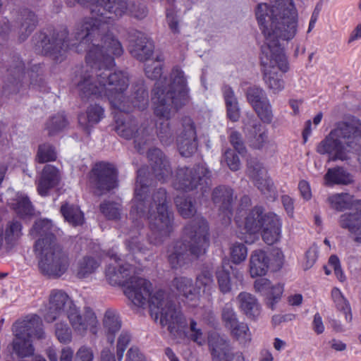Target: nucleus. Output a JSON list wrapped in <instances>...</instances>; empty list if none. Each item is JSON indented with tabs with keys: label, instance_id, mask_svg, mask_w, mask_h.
<instances>
[{
	"label": "nucleus",
	"instance_id": "nucleus-1",
	"mask_svg": "<svg viewBox=\"0 0 361 361\" xmlns=\"http://www.w3.org/2000/svg\"><path fill=\"white\" fill-rule=\"evenodd\" d=\"M111 69L80 67L75 71L72 85L75 87L82 99H107L114 114L115 130L126 139L134 140L135 149L140 154L147 152V158H163L164 154L154 147V124L151 121L137 127V122L128 116L134 109L143 111L148 106V91L142 80L133 86V94L127 97L129 75L126 71L111 72Z\"/></svg>",
	"mask_w": 361,
	"mask_h": 361
},
{
	"label": "nucleus",
	"instance_id": "nucleus-2",
	"mask_svg": "<svg viewBox=\"0 0 361 361\" xmlns=\"http://www.w3.org/2000/svg\"><path fill=\"white\" fill-rule=\"evenodd\" d=\"M129 50L131 55L140 61H145V75L148 78L157 80L152 90V102L157 121V133L164 145L173 142V135L169 120L188 102L189 89L184 72L178 66L172 69L170 78L162 77L164 57L162 54H153L154 45L147 35L137 30L128 33Z\"/></svg>",
	"mask_w": 361,
	"mask_h": 361
},
{
	"label": "nucleus",
	"instance_id": "nucleus-3",
	"mask_svg": "<svg viewBox=\"0 0 361 361\" xmlns=\"http://www.w3.org/2000/svg\"><path fill=\"white\" fill-rule=\"evenodd\" d=\"M256 18L264 37L261 47L260 61L263 80L274 94L285 88L282 73L289 69L287 57L279 39L290 41L298 32V13L293 0H269L259 4L255 10Z\"/></svg>",
	"mask_w": 361,
	"mask_h": 361
},
{
	"label": "nucleus",
	"instance_id": "nucleus-4",
	"mask_svg": "<svg viewBox=\"0 0 361 361\" xmlns=\"http://www.w3.org/2000/svg\"><path fill=\"white\" fill-rule=\"evenodd\" d=\"M150 166H143L137 171L133 203L130 210V217L135 226L147 217L149 221L150 234L148 241L152 245H159L173 231V213L169 209L166 189L160 188L151 198L148 195L149 181L154 179L166 182L172 176L169 159H149Z\"/></svg>",
	"mask_w": 361,
	"mask_h": 361
},
{
	"label": "nucleus",
	"instance_id": "nucleus-5",
	"mask_svg": "<svg viewBox=\"0 0 361 361\" xmlns=\"http://www.w3.org/2000/svg\"><path fill=\"white\" fill-rule=\"evenodd\" d=\"M135 267L129 264L119 265L118 267L109 264L105 271L106 279L111 286L123 288L125 295L137 307H144L147 303L152 314L156 319L160 315V324L167 326L171 334L175 335L186 326L185 319L182 313L178 311L171 301H164L165 292L158 290L152 293V283L147 279L131 276Z\"/></svg>",
	"mask_w": 361,
	"mask_h": 361
},
{
	"label": "nucleus",
	"instance_id": "nucleus-6",
	"mask_svg": "<svg viewBox=\"0 0 361 361\" xmlns=\"http://www.w3.org/2000/svg\"><path fill=\"white\" fill-rule=\"evenodd\" d=\"M99 0H66L70 7L75 6V2L89 7L91 16L84 18L76 27L74 39L68 37V30L66 27H61L57 33H54L51 39L48 36L51 30L47 28L35 37V46L44 56H49L56 62H61L64 58V54L68 51L77 53L87 50L92 43L97 42V36L106 30H109L114 25L112 17L106 16V11L92 12L94 4Z\"/></svg>",
	"mask_w": 361,
	"mask_h": 361
},
{
	"label": "nucleus",
	"instance_id": "nucleus-7",
	"mask_svg": "<svg viewBox=\"0 0 361 361\" xmlns=\"http://www.w3.org/2000/svg\"><path fill=\"white\" fill-rule=\"evenodd\" d=\"M106 11V16L112 17L114 22L109 30L97 36L101 42L92 43L85 57L86 66L90 68L112 69L116 66L115 58L123 54V48L118 39L111 33L116 20L124 16L143 19L147 15V6L133 0H99L92 8V12Z\"/></svg>",
	"mask_w": 361,
	"mask_h": 361
},
{
	"label": "nucleus",
	"instance_id": "nucleus-8",
	"mask_svg": "<svg viewBox=\"0 0 361 361\" xmlns=\"http://www.w3.org/2000/svg\"><path fill=\"white\" fill-rule=\"evenodd\" d=\"M209 247L208 223L203 216H195L185 226L183 240L175 242L168 261L177 269L204 255Z\"/></svg>",
	"mask_w": 361,
	"mask_h": 361
},
{
	"label": "nucleus",
	"instance_id": "nucleus-9",
	"mask_svg": "<svg viewBox=\"0 0 361 361\" xmlns=\"http://www.w3.org/2000/svg\"><path fill=\"white\" fill-rule=\"evenodd\" d=\"M317 151L331 158H346L351 154L361 157V120L352 117L336 122Z\"/></svg>",
	"mask_w": 361,
	"mask_h": 361
},
{
	"label": "nucleus",
	"instance_id": "nucleus-10",
	"mask_svg": "<svg viewBox=\"0 0 361 361\" xmlns=\"http://www.w3.org/2000/svg\"><path fill=\"white\" fill-rule=\"evenodd\" d=\"M240 228L237 236L247 244H252L258 239L262 230V238L267 245H274L281 237L282 223L274 213L264 214V208L255 206L247 214L244 223L240 222L239 213L234 218Z\"/></svg>",
	"mask_w": 361,
	"mask_h": 361
},
{
	"label": "nucleus",
	"instance_id": "nucleus-11",
	"mask_svg": "<svg viewBox=\"0 0 361 361\" xmlns=\"http://www.w3.org/2000/svg\"><path fill=\"white\" fill-rule=\"evenodd\" d=\"M15 336L12 347L18 357L24 358L34 355L35 348L32 338L41 340L45 338L42 319L37 314L27 316L23 320H17L13 325Z\"/></svg>",
	"mask_w": 361,
	"mask_h": 361
},
{
	"label": "nucleus",
	"instance_id": "nucleus-12",
	"mask_svg": "<svg viewBox=\"0 0 361 361\" xmlns=\"http://www.w3.org/2000/svg\"><path fill=\"white\" fill-rule=\"evenodd\" d=\"M41 68L39 64H35L30 70L25 72L24 63L20 57L14 56L11 64L7 69L5 84L3 87L4 94L8 96L11 93L20 92L23 84L26 80V75L30 78V89L47 92L48 88L41 77Z\"/></svg>",
	"mask_w": 361,
	"mask_h": 361
},
{
	"label": "nucleus",
	"instance_id": "nucleus-13",
	"mask_svg": "<svg viewBox=\"0 0 361 361\" xmlns=\"http://www.w3.org/2000/svg\"><path fill=\"white\" fill-rule=\"evenodd\" d=\"M34 252L39 258L38 268L40 273L49 279L60 278L69 267L68 255L59 244L47 247L43 251Z\"/></svg>",
	"mask_w": 361,
	"mask_h": 361
},
{
	"label": "nucleus",
	"instance_id": "nucleus-14",
	"mask_svg": "<svg viewBox=\"0 0 361 361\" xmlns=\"http://www.w3.org/2000/svg\"><path fill=\"white\" fill-rule=\"evenodd\" d=\"M211 178L212 172L204 165L198 164L193 168L181 167L176 172L173 187L176 190L190 192L200 186L204 194L211 185Z\"/></svg>",
	"mask_w": 361,
	"mask_h": 361
},
{
	"label": "nucleus",
	"instance_id": "nucleus-15",
	"mask_svg": "<svg viewBox=\"0 0 361 361\" xmlns=\"http://www.w3.org/2000/svg\"><path fill=\"white\" fill-rule=\"evenodd\" d=\"M79 312V308L64 290L53 289L49 296V307L44 319L46 322L52 323L66 317L71 324Z\"/></svg>",
	"mask_w": 361,
	"mask_h": 361
},
{
	"label": "nucleus",
	"instance_id": "nucleus-16",
	"mask_svg": "<svg viewBox=\"0 0 361 361\" xmlns=\"http://www.w3.org/2000/svg\"><path fill=\"white\" fill-rule=\"evenodd\" d=\"M88 179L92 188L100 192H109L118 186V171L114 164L100 161L92 166Z\"/></svg>",
	"mask_w": 361,
	"mask_h": 361
},
{
	"label": "nucleus",
	"instance_id": "nucleus-17",
	"mask_svg": "<svg viewBox=\"0 0 361 361\" xmlns=\"http://www.w3.org/2000/svg\"><path fill=\"white\" fill-rule=\"evenodd\" d=\"M235 200L233 189L228 185H218L212 192V202L218 208L219 216L224 226L229 225L231 222Z\"/></svg>",
	"mask_w": 361,
	"mask_h": 361
},
{
	"label": "nucleus",
	"instance_id": "nucleus-18",
	"mask_svg": "<svg viewBox=\"0 0 361 361\" xmlns=\"http://www.w3.org/2000/svg\"><path fill=\"white\" fill-rule=\"evenodd\" d=\"M177 145L183 158H190L197 150L195 125L190 117H184L182 120V130L177 137Z\"/></svg>",
	"mask_w": 361,
	"mask_h": 361
},
{
	"label": "nucleus",
	"instance_id": "nucleus-19",
	"mask_svg": "<svg viewBox=\"0 0 361 361\" xmlns=\"http://www.w3.org/2000/svg\"><path fill=\"white\" fill-rule=\"evenodd\" d=\"M30 234L32 237H38L33 245L34 252L43 251L47 247L59 244L53 233V224L50 220L44 219L35 221Z\"/></svg>",
	"mask_w": 361,
	"mask_h": 361
},
{
	"label": "nucleus",
	"instance_id": "nucleus-20",
	"mask_svg": "<svg viewBox=\"0 0 361 361\" xmlns=\"http://www.w3.org/2000/svg\"><path fill=\"white\" fill-rule=\"evenodd\" d=\"M247 174L262 193L271 196L274 192V183L267 176V171L259 159H247Z\"/></svg>",
	"mask_w": 361,
	"mask_h": 361
},
{
	"label": "nucleus",
	"instance_id": "nucleus-21",
	"mask_svg": "<svg viewBox=\"0 0 361 361\" xmlns=\"http://www.w3.org/2000/svg\"><path fill=\"white\" fill-rule=\"evenodd\" d=\"M208 343L214 361H245L241 353L235 355L231 353L229 342L219 334L211 335Z\"/></svg>",
	"mask_w": 361,
	"mask_h": 361
},
{
	"label": "nucleus",
	"instance_id": "nucleus-22",
	"mask_svg": "<svg viewBox=\"0 0 361 361\" xmlns=\"http://www.w3.org/2000/svg\"><path fill=\"white\" fill-rule=\"evenodd\" d=\"M244 132L250 145L255 149H260L267 140L268 130L253 116L244 123Z\"/></svg>",
	"mask_w": 361,
	"mask_h": 361
},
{
	"label": "nucleus",
	"instance_id": "nucleus-23",
	"mask_svg": "<svg viewBox=\"0 0 361 361\" xmlns=\"http://www.w3.org/2000/svg\"><path fill=\"white\" fill-rule=\"evenodd\" d=\"M255 289L266 297L268 306L274 309L275 304L281 299L283 292V286L280 283L272 285L266 278L257 279L254 283Z\"/></svg>",
	"mask_w": 361,
	"mask_h": 361
},
{
	"label": "nucleus",
	"instance_id": "nucleus-24",
	"mask_svg": "<svg viewBox=\"0 0 361 361\" xmlns=\"http://www.w3.org/2000/svg\"><path fill=\"white\" fill-rule=\"evenodd\" d=\"M172 285L185 298L190 306L195 307L199 305L200 291L193 286L191 279L184 276L176 277L172 281Z\"/></svg>",
	"mask_w": 361,
	"mask_h": 361
},
{
	"label": "nucleus",
	"instance_id": "nucleus-25",
	"mask_svg": "<svg viewBox=\"0 0 361 361\" xmlns=\"http://www.w3.org/2000/svg\"><path fill=\"white\" fill-rule=\"evenodd\" d=\"M71 325L75 331L80 334H84L89 329L92 334L96 335L99 323L93 310L90 307H87L84 315L80 312Z\"/></svg>",
	"mask_w": 361,
	"mask_h": 361
},
{
	"label": "nucleus",
	"instance_id": "nucleus-26",
	"mask_svg": "<svg viewBox=\"0 0 361 361\" xmlns=\"http://www.w3.org/2000/svg\"><path fill=\"white\" fill-rule=\"evenodd\" d=\"M59 179V172L57 168L46 165L37 183L38 194L42 197L47 196L49 190L58 185Z\"/></svg>",
	"mask_w": 361,
	"mask_h": 361
},
{
	"label": "nucleus",
	"instance_id": "nucleus-27",
	"mask_svg": "<svg viewBox=\"0 0 361 361\" xmlns=\"http://www.w3.org/2000/svg\"><path fill=\"white\" fill-rule=\"evenodd\" d=\"M270 259L263 250H254L250 257L249 272L252 278L265 276L269 270Z\"/></svg>",
	"mask_w": 361,
	"mask_h": 361
},
{
	"label": "nucleus",
	"instance_id": "nucleus-28",
	"mask_svg": "<svg viewBox=\"0 0 361 361\" xmlns=\"http://www.w3.org/2000/svg\"><path fill=\"white\" fill-rule=\"evenodd\" d=\"M105 117L104 107L97 103L90 104L85 112L78 114V122L80 126L87 129L99 123Z\"/></svg>",
	"mask_w": 361,
	"mask_h": 361
},
{
	"label": "nucleus",
	"instance_id": "nucleus-29",
	"mask_svg": "<svg viewBox=\"0 0 361 361\" xmlns=\"http://www.w3.org/2000/svg\"><path fill=\"white\" fill-rule=\"evenodd\" d=\"M237 299L240 310L247 318L252 320L258 318L261 313V307L255 296L247 292H241Z\"/></svg>",
	"mask_w": 361,
	"mask_h": 361
},
{
	"label": "nucleus",
	"instance_id": "nucleus-30",
	"mask_svg": "<svg viewBox=\"0 0 361 361\" xmlns=\"http://www.w3.org/2000/svg\"><path fill=\"white\" fill-rule=\"evenodd\" d=\"M102 324L108 342L113 345L116 334L120 331L122 325L121 320L116 311L111 309L106 310L104 315Z\"/></svg>",
	"mask_w": 361,
	"mask_h": 361
},
{
	"label": "nucleus",
	"instance_id": "nucleus-31",
	"mask_svg": "<svg viewBox=\"0 0 361 361\" xmlns=\"http://www.w3.org/2000/svg\"><path fill=\"white\" fill-rule=\"evenodd\" d=\"M99 259L90 255L83 256L78 259L75 266V276L79 279H84L94 274L100 266Z\"/></svg>",
	"mask_w": 361,
	"mask_h": 361
},
{
	"label": "nucleus",
	"instance_id": "nucleus-32",
	"mask_svg": "<svg viewBox=\"0 0 361 361\" xmlns=\"http://www.w3.org/2000/svg\"><path fill=\"white\" fill-rule=\"evenodd\" d=\"M22 236V223L17 219L8 221L3 234V240H5L7 247L11 249L17 245Z\"/></svg>",
	"mask_w": 361,
	"mask_h": 361
},
{
	"label": "nucleus",
	"instance_id": "nucleus-33",
	"mask_svg": "<svg viewBox=\"0 0 361 361\" xmlns=\"http://www.w3.org/2000/svg\"><path fill=\"white\" fill-rule=\"evenodd\" d=\"M60 212L65 221L74 227L85 222L84 214L78 205L66 202L61 206Z\"/></svg>",
	"mask_w": 361,
	"mask_h": 361
},
{
	"label": "nucleus",
	"instance_id": "nucleus-34",
	"mask_svg": "<svg viewBox=\"0 0 361 361\" xmlns=\"http://www.w3.org/2000/svg\"><path fill=\"white\" fill-rule=\"evenodd\" d=\"M325 184L328 186L334 185H348L353 182L352 176L341 167L329 169L324 176Z\"/></svg>",
	"mask_w": 361,
	"mask_h": 361
},
{
	"label": "nucleus",
	"instance_id": "nucleus-35",
	"mask_svg": "<svg viewBox=\"0 0 361 361\" xmlns=\"http://www.w3.org/2000/svg\"><path fill=\"white\" fill-rule=\"evenodd\" d=\"M21 20L19 38L20 41H24L35 28L37 19L33 12L28 9H24L21 12Z\"/></svg>",
	"mask_w": 361,
	"mask_h": 361
},
{
	"label": "nucleus",
	"instance_id": "nucleus-36",
	"mask_svg": "<svg viewBox=\"0 0 361 361\" xmlns=\"http://www.w3.org/2000/svg\"><path fill=\"white\" fill-rule=\"evenodd\" d=\"M11 208L22 219L32 216L34 214L33 206L27 196L18 197L11 204Z\"/></svg>",
	"mask_w": 361,
	"mask_h": 361
},
{
	"label": "nucleus",
	"instance_id": "nucleus-37",
	"mask_svg": "<svg viewBox=\"0 0 361 361\" xmlns=\"http://www.w3.org/2000/svg\"><path fill=\"white\" fill-rule=\"evenodd\" d=\"M361 217L358 214L345 213L340 216L339 224L341 228L348 229L351 233L357 236L360 229Z\"/></svg>",
	"mask_w": 361,
	"mask_h": 361
},
{
	"label": "nucleus",
	"instance_id": "nucleus-38",
	"mask_svg": "<svg viewBox=\"0 0 361 361\" xmlns=\"http://www.w3.org/2000/svg\"><path fill=\"white\" fill-rule=\"evenodd\" d=\"M331 297L336 305V308L343 312L345 314V319L348 322H351L353 319L351 308L348 301L343 296L341 290L338 288H334L331 290Z\"/></svg>",
	"mask_w": 361,
	"mask_h": 361
},
{
	"label": "nucleus",
	"instance_id": "nucleus-39",
	"mask_svg": "<svg viewBox=\"0 0 361 361\" xmlns=\"http://www.w3.org/2000/svg\"><path fill=\"white\" fill-rule=\"evenodd\" d=\"M179 214L184 219H188L196 213V208L189 197L177 196L174 199Z\"/></svg>",
	"mask_w": 361,
	"mask_h": 361
},
{
	"label": "nucleus",
	"instance_id": "nucleus-40",
	"mask_svg": "<svg viewBox=\"0 0 361 361\" xmlns=\"http://www.w3.org/2000/svg\"><path fill=\"white\" fill-rule=\"evenodd\" d=\"M331 207L336 211L350 209L352 204V195L348 193H337L328 198Z\"/></svg>",
	"mask_w": 361,
	"mask_h": 361
},
{
	"label": "nucleus",
	"instance_id": "nucleus-41",
	"mask_svg": "<svg viewBox=\"0 0 361 361\" xmlns=\"http://www.w3.org/2000/svg\"><path fill=\"white\" fill-rule=\"evenodd\" d=\"M68 125L64 113H59L51 116L46 123V129L49 135H54L62 131Z\"/></svg>",
	"mask_w": 361,
	"mask_h": 361
},
{
	"label": "nucleus",
	"instance_id": "nucleus-42",
	"mask_svg": "<svg viewBox=\"0 0 361 361\" xmlns=\"http://www.w3.org/2000/svg\"><path fill=\"white\" fill-rule=\"evenodd\" d=\"M68 125L64 113H59L51 116L46 123V129L49 135H54L62 131Z\"/></svg>",
	"mask_w": 361,
	"mask_h": 361
},
{
	"label": "nucleus",
	"instance_id": "nucleus-43",
	"mask_svg": "<svg viewBox=\"0 0 361 361\" xmlns=\"http://www.w3.org/2000/svg\"><path fill=\"white\" fill-rule=\"evenodd\" d=\"M231 336L240 343L245 344L251 341V333L248 325L245 322H237L229 329Z\"/></svg>",
	"mask_w": 361,
	"mask_h": 361
},
{
	"label": "nucleus",
	"instance_id": "nucleus-44",
	"mask_svg": "<svg viewBox=\"0 0 361 361\" xmlns=\"http://www.w3.org/2000/svg\"><path fill=\"white\" fill-rule=\"evenodd\" d=\"M166 6V20L171 30L174 33L179 32L178 20L176 11L174 8L176 0H159Z\"/></svg>",
	"mask_w": 361,
	"mask_h": 361
},
{
	"label": "nucleus",
	"instance_id": "nucleus-45",
	"mask_svg": "<svg viewBox=\"0 0 361 361\" xmlns=\"http://www.w3.org/2000/svg\"><path fill=\"white\" fill-rule=\"evenodd\" d=\"M252 108L262 122L267 124L271 123L274 114L272 106L269 99H264V102L255 104Z\"/></svg>",
	"mask_w": 361,
	"mask_h": 361
},
{
	"label": "nucleus",
	"instance_id": "nucleus-46",
	"mask_svg": "<svg viewBox=\"0 0 361 361\" xmlns=\"http://www.w3.org/2000/svg\"><path fill=\"white\" fill-rule=\"evenodd\" d=\"M99 210L107 219L118 220L121 218V208L114 202L104 201L99 205Z\"/></svg>",
	"mask_w": 361,
	"mask_h": 361
},
{
	"label": "nucleus",
	"instance_id": "nucleus-47",
	"mask_svg": "<svg viewBox=\"0 0 361 361\" xmlns=\"http://www.w3.org/2000/svg\"><path fill=\"white\" fill-rule=\"evenodd\" d=\"M196 288L200 292L203 288V292L209 291L214 285L213 271L212 270H203L196 278Z\"/></svg>",
	"mask_w": 361,
	"mask_h": 361
},
{
	"label": "nucleus",
	"instance_id": "nucleus-48",
	"mask_svg": "<svg viewBox=\"0 0 361 361\" xmlns=\"http://www.w3.org/2000/svg\"><path fill=\"white\" fill-rule=\"evenodd\" d=\"M55 336L61 343L67 344L72 341V330L66 322H57L55 324Z\"/></svg>",
	"mask_w": 361,
	"mask_h": 361
},
{
	"label": "nucleus",
	"instance_id": "nucleus-49",
	"mask_svg": "<svg viewBox=\"0 0 361 361\" xmlns=\"http://www.w3.org/2000/svg\"><path fill=\"white\" fill-rule=\"evenodd\" d=\"M229 140L238 154H233L232 158L245 157L247 152L246 147L243 141L241 134L236 130H231L229 134Z\"/></svg>",
	"mask_w": 361,
	"mask_h": 361
},
{
	"label": "nucleus",
	"instance_id": "nucleus-50",
	"mask_svg": "<svg viewBox=\"0 0 361 361\" xmlns=\"http://www.w3.org/2000/svg\"><path fill=\"white\" fill-rule=\"evenodd\" d=\"M216 276L220 291L224 293H228L231 290V282L230 272L224 267L216 271Z\"/></svg>",
	"mask_w": 361,
	"mask_h": 361
},
{
	"label": "nucleus",
	"instance_id": "nucleus-51",
	"mask_svg": "<svg viewBox=\"0 0 361 361\" xmlns=\"http://www.w3.org/2000/svg\"><path fill=\"white\" fill-rule=\"evenodd\" d=\"M246 95L248 102L252 107H254L255 104H259L264 102V99H269L264 90L257 86L250 87L247 91Z\"/></svg>",
	"mask_w": 361,
	"mask_h": 361
},
{
	"label": "nucleus",
	"instance_id": "nucleus-52",
	"mask_svg": "<svg viewBox=\"0 0 361 361\" xmlns=\"http://www.w3.org/2000/svg\"><path fill=\"white\" fill-rule=\"evenodd\" d=\"M247 256V249L244 244L235 243L231 247V259L234 264H240L245 260Z\"/></svg>",
	"mask_w": 361,
	"mask_h": 361
},
{
	"label": "nucleus",
	"instance_id": "nucleus-53",
	"mask_svg": "<svg viewBox=\"0 0 361 361\" xmlns=\"http://www.w3.org/2000/svg\"><path fill=\"white\" fill-rule=\"evenodd\" d=\"M221 319L225 327L228 329L239 322L232 305L228 303L225 305L221 312Z\"/></svg>",
	"mask_w": 361,
	"mask_h": 361
},
{
	"label": "nucleus",
	"instance_id": "nucleus-54",
	"mask_svg": "<svg viewBox=\"0 0 361 361\" xmlns=\"http://www.w3.org/2000/svg\"><path fill=\"white\" fill-rule=\"evenodd\" d=\"M131 341V335L127 331H123L118 336L116 345V356L119 361L123 357L125 350Z\"/></svg>",
	"mask_w": 361,
	"mask_h": 361
},
{
	"label": "nucleus",
	"instance_id": "nucleus-55",
	"mask_svg": "<svg viewBox=\"0 0 361 361\" xmlns=\"http://www.w3.org/2000/svg\"><path fill=\"white\" fill-rule=\"evenodd\" d=\"M57 150L50 143H44L39 146L37 158H56Z\"/></svg>",
	"mask_w": 361,
	"mask_h": 361
},
{
	"label": "nucleus",
	"instance_id": "nucleus-56",
	"mask_svg": "<svg viewBox=\"0 0 361 361\" xmlns=\"http://www.w3.org/2000/svg\"><path fill=\"white\" fill-rule=\"evenodd\" d=\"M93 358L92 349L87 345H82L76 352L74 361H93Z\"/></svg>",
	"mask_w": 361,
	"mask_h": 361
},
{
	"label": "nucleus",
	"instance_id": "nucleus-57",
	"mask_svg": "<svg viewBox=\"0 0 361 361\" xmlns=\"http://www.w3.org/2000/svg\"><path fill=\"white\" fill-rule=\"evenodd\" d=\"M190 330L191 331L190 338L195 343L202 345L204 342L203 334L201 329L197 328V322L193 319L190 322Z\"/></svg>",
	"mask_w": 361,
	"mask_h": 361
},
{
	"label": "nucleus",
	"instance_id": "nucleus-58",
	"mask_svg": "<svg viewBox=\"0 0 361 361\" xmlns=\"http://www.w3.org/2000/svg\"><path fill=\"white\" fill-rule=\"evenodd\" d=\"M223 95L226 106L238 104V100L235 96L234 92L229 86L225 85L223 87Z\"/></svg>",
	"mask_w": 361,
	"mask_h": 361
},
{
	"label": "nucleus",
	"instance_id": "nucleus-59",
	"mask_svg": "<svg viewBox=\"0 0 361 361\" xmlns=\"http://www.w3.org/2000/svg\"><path fill=\"white\" fill-rule=\"evenodd\" d=\"M126 361H146L145 355L135 346L127 352Z\"/></svg>",
	"mask_w": 361,
	"mask_h": 361
},
{
	"label": "nucleus",
	"instance_id": "nucleus-60",
	"mask_svg": "<svg viewBox=\"0 0 361 361\" xmlns=\"http://www.w3.org/2000/svg\"><path fill=\"white\" fill-rule=\"evenodd\" d=\"M126 246L130 251L145 252V247H144L140 241H138L137 237H132L126 242Z\"/></svg>",
	"mask_w": 361,
	"mask_h": 361
},
{
	"label": "nucleus",
	"instance_id": "nucleus-61",
	"mask_svg": "<svg viewBox=\"0 0 361 361\" xmlns=\"http://www.w3.org/2000/svg\"><path fill=\"white\" fill-rule=\"evenodd\" d=\"M305 269H310L313 266L317 259V251L315 247H310L305 252Z\"/></svg>",
	"mask_w": 361,
	"mask_h": 361
},
{
	"label": "nucleus",
	"instance_id": "nucleus-62",
	"mask_svg": "<svg viewBox=\"0 0 361 361\" xmlns=\"http://www.w3.org/2000/svg\"><path fill=\"white\" fill-rule=\"evenodd\" d=\"M281 202L288 215L290 216H293L294 212L293 199L287 195H284L281 196Z\"/></svg>",
	"mask_w": 361,
	"mask_h": 361
},
{
	"label": "nucleus",
	"instance_id": "nucleus-63",
	"mask_svg": "<svg viewBox=\"0 0 361 361\" xmlns=\"http://www.w3.org/2000/svg\"><path fill=\"white\" fill-rule=\"evenodd\" d=\"M298 189L301 196L306 200H308L312 197V192L310 184L307 181L302 180L299 182Z\"/></svg>",
	"mask_w": 361,
	"mask_h": 361
},
{
	"label": "nucleus",
	"instance_id": "nucleus-64",
	"mask_svg": "<svg viewBox=\"0 0 361 361\" xmlns=\"http://www.w3.org/2000/svg\"><path fill=\"white\" fill-rule=\"evenodd\" d=\"M227 116L233 122H236L240 118V108L238 104L226 106Z\"/></svg>",
	"mask_w": 361,
	"mask_h": 361
}]
</instances>
